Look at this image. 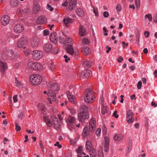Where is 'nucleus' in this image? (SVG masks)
<instances>
[{"label": "nucleus", "mask_w": 157, "mask_h": 157, "mask_svg": "<svg viewBox=\"0 0 157 157\" xmlns=\"http://www.w3.org/2000/svg\"><path fill=\"white\" fill-rule=\"evenodd\" d=\"M95 120L94 118H92L89 122V128L85 127L82 132V135L84 137H86L94 131L96 128Z\"/></svg>", "instance_id": "1"}, {"label": "nucleus", "mask_w": 157, "mask_h": 157, "mask_svg": "<svg viewBox=\"0 0 157 157\" xmlns=\"http://www.w3.org/2000/svg\"><path fill=\"white\" fill-rule=\"evenodd\" d=\"M59 87L58 83H54L51 86V89L48 90V95L51 96L53 101H56V94L59 91Z\"/></svg>", "instance_id": "2"}, {"label": "nucleus", "mask_w": 157, "mask_h": 157, "mask_svg": "<svg viewBox=\"0 0 157 157\" xmlns=\"http://www.w3.org/2000/svg\"><path fill=\"white\" fill-rule=\"evenodd\" d=\"M84 94L85 95L84 97L85 101L86 103H92L95 98L94 91L91 89H87L84 92Z\"/></svg>", "instance_id": "3"}, {"label": "nucleus", "mask_w": 157, "mask_h": 157, "mask_svg": "<svg viewBox=\"0 0 157 157\" xmlns=\"http://www.w3.org/2000/svg\"><path fill=\"white\" fill-rule=\"evenodd\" d=\"M72 41V39L71 38H67L65 39V41L67 43H70L71 44H72L71 42ZM66 50L67 52L70 54L71 55L74 56H77L78 55V52H75L73 51V48L71 44H68L66 47Z\"/></svg>", "instance_id": "4"}, {"label": "nucleus", "mask_w": 157, "mask_h": 157, "mask_svg": "<svg viewBox=\"0 0 157 157\" xmlns=\"http://www.w3.org/2000/svg\"><path fill=\"white\" fill-rule=\"evenodd\" d=\"M42 80V77L39 75H32L30 77V82L33 85L39 84Z\"/></svg>", "instance_id": "5"}, {"label": "nucleus", "mask_w": 157, "mask_h": 157, "mask_svg": "<svg viewBox=\"0 0 157 157\" xmlns=\"http://www.w3.org/2000/svg\"><path fill=\"white\" fill-rule=\"evenodd\" d=\"M89 117V113L82 112L78 113V118L79 121L82 123H83L86 119H88Z\"/></svg>", "instance_id": "6"}, {"label": "nucleus", "mask_w": 157, "mask_h": 157, "mask_svg": "<svg viewBox=\"0 0 157 157\" xmlns=\"http://www.w3.org/2000/svg\"><path fill=\"white\" fill-rule=\"evenodd\" d=\"M28 41L26 37H23L21 38L17 43V46L19 48H23L25 49L26 48V45L27 44Z\"/></svg>", "instance_id": "7"}, {"label": "nucleus", "mask_w": 157, "mask_h": 157, "mask_svg": "<svg viewBox=\"0 0 157 157\" xmlns=\"http://www.w3.org/2000/svg\"><path fill=\"white\" fill-rule=\"evenodd\" d=\"M28 65L29 68L35 71L39 70L42 68L41 64L38 63L29 62L28 63Z\"/></svg>", "instance_id": "8"}, {"label": "nucleus", "mask_w": 157, "mask_h": 157, "mask_svg": "<svg viewBox=\"0 0 157 157\" xmlns=\"http://www.w3.org/2000/svg\"><path fill=\"white\" fill-rule=\"evenodd\" d=\"M43 49L47 53L52 52L55 54H57L59 52L58 49L57 50V51L56 52L54 51H53V48L52 45L49 43L45 44L43 46Z\"/></svg>", "instance_id": "9"}, {"label": "nucleus", "mask_w": 157, "mask_h": 157, "mask_svg": "<svg viewBox=\"0 0 157 157\" xmlns=\"http://www.w3.org/2000/svg\"><path fill=\"white\" fill-rule=\"evenodd\" d=\"M32 53L33 58L36 60H39L42 57L43 53L40 51L36 50L33 51Z\"/></svg>", "instance_id": "10"}, {"label": "nucleus", "mask_w": 157, "mask_h": 157, "mask_svg": "<svg viewBox=\"0 0 157 157\" xmlns=\"http://www.w3.org/2000/svg\"><path fill=\"white\" fill-rule=\"evenodd\" d=\"M134 113L132 111L129 110L127 112L126 119L127 122L129 123H132L134 121V118L133 117Z\"/></svg>", "instance_id": "11"}, {"label": "nucleus", "mask_w": 157, "mask_h": 157, "mask_svg": "<svg viewBox=\"0 0 157 157\" xmlns=\"http://www.w3.org/2000/svg\"><path fill=\"white\" fill-rule=\"evenodd\" d=\"M76 0H67L68 2L69 10H71L75 8V6L77 5Z\"/></svg>", "instance_id": "12"}, {"label": "nucleus", "mask_w": 157, "mask_h": 157, "mask_svg": "<svg viewBox=\"0 0 157 157\" xmlns=\"http://www.w3.org/2000/svg\"><path fill=\"white\" fill-rule=\"evenodd\" d=\"M14 30L16 32L18 33L21 32L24 30L23 25L21 24L16 25L14 27Z\"/></svg>", "instance_id": "13"}, {"label": "nucleus", "mask_w": 157, "mask_h": 157, "mask_svg": "<svg viewBox=\"0 0 157 157\" xmlns=\"http://www.w3.org/2000/svg\"><path fill=\"white\" fill-rule=\"evenodd\" d=\"M10 21V17L7 15H4L1 19V22L2 24L4 26L8 24Z\"/></svg>", "instance_id": "14"}, {"label": "nucleus", "mask_w": 157, "mask_h": 157, "mask_svg": "<svg viewBox=\"0 0 157 157\" xmlns=\"http://www.w3.org/2000/svg\"><path fill=\"white\" fill-rule=\"evenodd\" d=\"M40 10L39 4L36 2L34 1L33 3V12L35 14L38 13Z\"/></svg>", "instance_id": "15"}, {"label": "nucleus", "mask_w": 157, "mask_h": 157, "mask_svg": "<svg viewBox=\"0 0 157 157\" xmlns=\"http://www.w3.org/2000/svg\"><path fill=\"white\" fill-rule=\"evenodd\" d=\"M8 68L6 63L2 61H0V70L2 72H4Z\"/></svg>", "instance_id": "16"}, {"label": "nucleus", "mask_w": 157, "mask_h": 157, "mask_svg": "<svg viewBox=\"0 0 157 157\" xmlns=\"http://www.w3.org/2000/svg\"><path fill=\"white\" fill-rule=\"evenodd\" d=\"M105 142L104 144V146L105 147L104 151L107 152L109 150V138L105 137L104 138Z\"/></svg>", "instance_id": "17"}, {"label": "nucleus", "mask_w": 157, "mask_h": 157, "mask_svg": "<svg viewBox=\"0 0 157 157\" xmlns=\"http://www.w3.org/2000/svg\"><path fill=\"white\" fill-rule=\"evenodd\" d=\"M40 42V39L37 37L34 38L31 41V45L33 47L38 46Z\"/></svg>", "instance_id": "18"}, {"label": "nucleus", "mask_w": 157, "mask_h": 157, "mask_svg": "<svg viewBox=\"0 0 157 157\" xmlns=\"http://www.w3.org/2000/svg\"><path fill=\"white\" fill-rule=\"evenodd\" d=\"M67 97L69 101L72 104L75 103V99L73 98V95L72 94L71 92L68 91L67 93Z\"/></svg>", "instance_id": "19"}, {"label": "nucleus", "mask_w": 157, "mask_h": 157, "mask_svg": "<svg viewBox=\"0 0 157 157\" xmlns=\"http://www.w3.org/2000/svg\"><path fill=\"white\" fill-rule=\"evenodd\" d=\"M50 39L52 42L56 43L58 41V37L56 36V33H51L50 36Z\"/></svg>", "instance_id": "20"}, {"label": "nucleus", "mask_w": 157, "mask_h": 157, "mask_svg": "<svg viewBox=\"0 0 157 157\" xmlns=\"http://www.w3.org/2000/svg\"><path fill=\"white\" fill-rule=\"evenodd\" d=\"M81 52L83 53L85 56H86L90 53V49L87 47H83L82 48Z\"/></svg>", "instance_id": "21"}, {"label": "nucleus", "mask_w": 157, "mask_h": 157, "mask_svg": "<svg viewBox=\"0 0 157 157\" xmlns=\"http://www.w3.org/2000/svg\"><path fill=\"white\" fill-rule=\"evenodd\" d=\"M90 71L86 69L83 71L81 72V76L84 78H87L90 75Z\"/></svg>", "instance_id": "22"}, {"label": "nucleus", "mask_w": 157, "mask_h": 157, "mask_svg": "<svg viewBox=\"0 0 157 157\" xmlns=\"http://www.w3.org/2000/svg\"><path fill=\"white\" fill-rule=\"evenodd\" d=\"M46 22V19L44 16H41L38 18L36 21L37 24H43Z\"/></svg>", "instance_id": "23"}, {"label": "nucleus", "mask_w": 157, "mask_h": 157, "mask_svg": "<svg viewBox=\"0 0 157 157\" xmlns=\"http://www.w3.org/2000/svg\"><path fill=\"white\" fill-rule=\"evenodd\" d=\"M86 34L85 29L84 27L80 25L79 29V34L81 36L85 35Z\"/></svg>", "instance_id": "24"}, {"label": "nucleus", "mask_w": 157, "mask_h": 157, "mask_svg": "<svg viewBox=\"0 0 157 157\" xmlns=\"http://www.w3.org/2000/svg\"><path fill=\"white\" fill-rule=\"evenodd\" d=\"M66 122L67 124H73L75 123V117L70 116L66 120Z\"/></svg>", "instance_id": "25"}, {"label": "nucleus", "mask_w": 157, "mask_h": 157, "mask_svg": "<svg viewBox=\"0 0 157 157\" xmlns=\"http://www.w3.org/2000/svg\"><path fill=\"white\" fill-rule=\"evenodd\" d=\"M123 135L121 134L115 135L113 137V139L115 141H120L123 139Z\"/></svg>", "instance_id": "26"}, {"label": "nucleus", "mask_w": 157, "mask_h": 157, "mask_svg": "<svg viewBox=\"0 0 157 157\" xmlns=\"http://www.w3.org/2000/svg\"><path fill=\"white\" fill-rule=\"evenodd\" d=\"M104 102L102 101L101 102V113L102 114L104 115L107 112V109L106 106H105L103 105Z\"/></svg>", "instance_id": "27"}, {"label": "nucleus", "mask_w": 157, "mask_h": 157, "mask_svg": "<svg viewBox=\"0 0 157 157\" xmlns=\"http://www.w3.org/2000/svg\"><path fill=\"white\" fill-rule=\"evenodd\" d=\"M83 65L85 68L90 67L91 66V63L90 61L86 60L83 64Z\"/></svg>", "instance_id": "28"}, {"label": "nucleus", "mask_w": 157, "mask_h": 157, "mask_svg": "<svg viewBox=\"0 0 157 157\" xmlns=\"http://www.w3.org/2000/svg\"><path fill=\"white\" fill-rule=\"evenodd\" d=\"M72 19L70 18H67L64 19L63 20V22L66 26H68V24L72 22Z\"/></svg>", "instance_id": "29"}, {"label": "nucleus", "mask_w": 157, "mask_h": 157, "mask_svg": "<svg viewBox=\"0 0 157 157\" xmlns=\"http://www.w3.org/2000/svg\"><path fill=\"white\" fill-rule=\"evenodd\" d=\"M77 14L80 16L83 17L84 15L83 11L80 8H78L76 10Z\"/></svg>", "instance_id": "30"}, {"label": "nucleus", "mask_w": 157, "mask_h": 157, "mask_svg": "<svg viewBox=\"0 0 157 157\" xmlns=\"http://www.w3.org/2000/svg\"><path fill=\"white\" fill-rule=\"evenodd\" d=\"M44 119L48 127H51L52 126V124L50 120L46 117H44Z\"/></svg>", "instance_id": "31"}, {"label": "nucleus", "mask_w": 157, "mask_h": 157, "mask_svg": "<svg viewBox=\"0 0 157 157\" xmlns=\"http://www.w3.org/2000/svg\"><path fill=\"white\" fill-rule=\"evenodd\" d=\"M30 9L29 8H25V9L21 8L20 11L21 13H23L27 14L30 12Z\"/></svg>", "instance_id": "32"}, {"label": "nucleus", "mask_w": 157, "mask_h": 157, "mask_svg": "<svg viewBox=\"0 0 157 157\" xmlns=\"http://www.w3.org/2000/svg\"><path fill=\"white\" fill-rule=\"evenodd\" d=\"M92 144L91 143L90 141L88 140L86 141V146L87 150H89L92 147Z\"/></svg>", "instance_id": "33"}, {"label": "nucleus", "mask_w": 157, "mask_h": 157, "mask_svg": "<svg viewBox=\"0 0 157 157\" xmlns=\"http://www.w3.org/2000/svg\"><path fill=\"white\" fill-rule=\"evenodd\" d=\"M18 2L17 0H11L10 4L12 6H17L18 4Z\"/></svg>", "instance_id": "34"}, {"label": "nucleus", "mask_w": 157, "mask_h": 157, "mask_svg": "<svg viewBox=\"0 0 157 157\" xmlns=\"http://www.w3.org/2000/svg\"><path fill=\"white\" fill-rule=\"evenodd\" d=\"M82 112H87L88 113V107L85 105H82Z\"/></svg>", "instance_id": "35"}, {"label": "nucleus", "mask_w": 157, "mask_h": 157, "mask_svg": "<svg viewBox=\"0 0 157 157\" xmlns=\"http://www.w3.org/2000/svg\"><path fill=\"white\" fill-rule=\"evenodd\" d=\"M82 148L83 147L82 146H80L76 149V151L78 155H79V154H82Z\"/></svg>", "instance_id": "36"}, {"label": "nucleus", "mask_w": 157, "mask_h": 157, "mask_svg": "<svg viewBox=\"0 0 157 157\" xmlns=\"http://www.w3.org/2000/svg\"><path fill=\"white\" fill-rule=\"evenodd\" d=\"M144 18L145 19L148 18L149 21H151L152 20V17L151 14H148L145 16Z\"/></svg>", "instance_id": "37"}, {"label": "nucleus", "mask_w": 157, "mask_h": 157, "mask_svg": "<svg viewBox=\"0 0 157 157\" xmlns=\"http://www.w3.org/2000/svg\"><path fill=\"white\" fill-rule=\"evenodd\" d=\"M15 130L17 132L20 131L21 130V127L17 123H15Z\"/></svg>", "instance_id": "38"}, {"label": "nucleus", "mask_w": 157, "mask_h": 157, "mask_svg": "<svg viewBox=\"0 0 157 157\" xmlns=\"http://www.w3.org/2000/svg\"><path fill=\"white\" fill-rule=\"evenodd\" d=\"M140 34L139 33L136 36V43L137 45H139Z\"/></svg>", "instance_id": "39"}, {"label": "nucleus", "mask_w": 157, "mask_h": 157, "mask_svg": "<svg viewBox=\"0 0 157 157\" xmlns=\"http://www.w3.org/2000/svg\"><path fill=\"white\" fill-rule=\"evenodd\" d=\"M82 41L83 44H87L89 43L88 40L86 38H85L82 40Z\"/></svg>", "instance_id": "40"}, {"label": "nucleus", "mask_w": 157, "mask_h": 157, "mask_svg": "<svg viewBox=\"0 0 157 157\" xmlns=\"http://www.w3.org/2000/svg\"><path fill=\"white\" fill-rule=\"evenodd\" d=\"M53 120V122L54 125H57L58 123L57 121H58V119L57 118L55 117H53V118H52Z\"/></svg>", "instance_id": "41"}, {"label": "nucleus", "mask_w": 157, "mask_h": 157, "mask_svg": "<svg viewBox=\"0 0 157 157\" xmlns=\"http://www.w3.org/2000/svg\"><path fill=\"white\" fill-rule=\"evenodd\" d=\"M103 32H105V33L104 34V35L105 36H107L108 35V30L105 27H104L103 28Z\"/></svg>", "instance_id": "42"}, {"label": "nucleus", "mask_w": 157, "mask_h": 157, "mask_svg": "<svg viewBox=\"0 0 157 157\" xmlns=\"http://www.w3.org/2000/svg\"><path fill=\"white\" fill-rule=\"evenodd\" d=\"M68 128L71 130L72 131L74 128V125L73 124H68Z\"/></svg>", "instance_id": "43"}, {"label": "nucleus", "mask_w": 157, "mask_h": 157, "mask_svg": "<svg viewBox=\"0 0 157 157\" xmlns=\"http://www.w3.org/2000/svg\"><path fill=\"white\" fill-rule=\"evenodd\" d=\"M89 150L90 153L97 154L95 152V150L94 148L92 147Z\"/></svg>", "instance_id": "44"}, {"label": "nucleus", "mask_w": 157, "mask_h": 157, "mask_svg": "<svg viewBox=\"0 0 157 157\" xmlns=\"http://www.w3.org/2000/svg\"><path fill=\"white\" fill-rule=\"evenodd\" d=\"M121 9V6L120 4H117V6L116 9L117 11H120Z\"/></svg>", "instance_id": "45"}, {"label": "nucleus", "mask_w": 157, "mask_h": 157, "mask_svg": "<svg viewBox=\"0 0 157 157\" xmlns=\"http://www.w3.org/2000/svg\"><path fill=\"white\" fill-rule=\"evenodd\" d=\"M142 84V83L141 81H139L138 82L137 85V87L138 89H140L141 88Z\"/></svg>", "instance_id": "46"}, {"label": "nucleus", "mask_w": 157, "mask_h": 157, "mask_svg": "<svg viewBox=\"0 0 157 157\" xmlns=\"http://www.w3.org/2000/svg\"><path fill=\"white\" fill-rule=\"evenodd\" d=\"M47 8L50 11H52L53 10V8L51 6L49 5V4H47Z\"/></svg>", "instance_id": "47"}, {"label": "nucleus", "mask_w": 157, "mask_h": 157, "mask_svg": "<svg viewBox=\"0 0 157 157\" xmlns=\"http://www.w3.org/2000/svg\"><path fill=\"white\" fill-rule=\"evenodd\" d=\"M17 95H15L13 97V101L14 102L16 103L17 102L18 99L17 98Z\"/></svg>", "instance_id": "48"}, {"label": "nucleus", "mask_w": 157, "mask_h": 157, "mask_svg": "<svg viewBox=\"0 0 157 157\" xmlns=\"http://www.w3.org/2000/svg\"><path fill=\"white\" fill-rule=\"evenodd\" d=\"M117 111L116 110L115 111L113 114V116L115 117L116 118H117L118 117V115L117 114Z\"/></svg>", "instance_id": "49"}, {"label": "nucleus", "mask_w": 157, "mask_h": 157, "mask_svg": "<svg viewBox=\"0 0 157 157\" xmlns=\"http://www.w3.org/2000/svg\"><path fill=\"white\" fill-rule=\"evenodd\" d=\"M43 34L44 35L46 36L49 34V32L48 30L45 29L44 31Z\"/></svg>", "instance_id": "50"}, {"label": "nucleus", "mask_w": 157, "mask_h": 157, "mask_svg": "<svg viewBox=\"0 0 157 157\" xmlns=\"http://www.w3.org/2000/svg\"><path fill=\"white\" fill-rule=\"evenodd\" d=\"M136 4V6L138 8L140 6V2L139 0H135Z\"/></svg>", "instance_id": "51"}, {"label": "nucleus", "mask_w": 157, "mask_h": 157, "mask_svg": "<svg viewBox=\"0 0 157 157\" xmlns=\"http://www.w3.org/2000/svg\"><path fill=\"white\" fill-rule=\"evenodd\" d=\"M109 15V13L107 11H105L103 13V16L105 17H107Z\"/></svg>", "instance_id": "52"}, {"label": "nucleus", "mask_w": 157, "mask_h": 157, "mask_svg": "<svg viewBox=\"0 0 157 157\" xmlns=\"http://www.w3.org/2000/svg\"><path fill=\"white\" fill-rule=\"evenodd\" d=\"M54 146H57L59 148H60L62 147V146L59 144V142L57 141L56 143L55 144Z\"/></svg>", "instance_id": "53"}, {"label": "nucleus", "mask_w": 157, "mask_h": 157, "mask_svg": "<svg viewBox=\"0 0 157 157\" xmlns=\"http://www.w3.org/2000/svg\"><path fill=\"white\" fill-rule=\"evenodd\" d=\"M123 59V58L121 56H119L118 58L117 59V61L119 63H121Z\"/></svg>", "instance_id": "54"}, {"label": "nucleus", "mask_w": 157, "mask_h": 157, "mask_svg": "<svg viewBox=\"0 0 157 157\" xmlns=\"http://www.w3.org/2000/svg\"><path fill=\"white\" fill-rule=\"evenodd\" d=\"M64 58L66 59H65V61L66 62H68V60H70V59L69 58H68V57L67 55H64Z\"/></svg>", "instance_id": "55"}, {"label": "nucleus", "mask_w": 157, "mask_h": 157, "mask_svg": "<svg viewBox=\"0 0 157 157\" xmlns=\"http://www.w3.org/2000/svg\"><path fill=\"white\" fill-rule=\"evenodd\" d=\"M23 117V113L22 112L20 113L18 115V117L20 119H22Z\"/></svg>", "instance_id": "56"}, {"label": "nucleus", "mask_w": 157, "mask_h": 157, "mask_svg": "<svg viewBox=\"0 0 157 157\" xmlns=\"http://www.w3.org/2000/svg\"><path fill=\"white\" fill-rule=\"evenodd\" d=\"M147 34V35L145 36L146 37H149L150 33L149 31H145L144 32V35H146Z\"/></svg>", "instance_id": "57"}, {"label": "nucleus", "mask_w": 157, "mask_h": 157, "mask_svg": "<svg viewBox=\"0 0 157 157\" xmlns=\"http://www.w3.org/2000/svg\"><path fill=\"white\" fill-rule=\"evenodd\" d=\"M63 40L64 39L61 37H59L58 38V40L59 42H63Z\"/></svg>", "instance_id": "58"}, {"label": "nucleus", "mask_w": 157, "mask_h": 157, "mask_svg": "<svg viewBox=\"0 0 157 157\" xmlns=\"http://www.w3.org/2000/svg\"><path fill=\"white\" fill-rule=\"evenodd\" d=\"M24 53L26 56H29V54L30 53L29 51L27 50L24 51Z\"/></svg>", "instance_id": "59"}, {"label": "nucleus", "mask_w": 157, "mask_h": 157, "mask_svg": "<svg viewBox=\"0 0 157 157\" xmlns=\"http://www.w3.org/2000/svg\"><path fill=\"white\" fill-rule=\"evenodd\" d=\"M18 56V54H15V55H14V56H13V55L11 56V59H17V57Z\"/></svg>", "instance_id": "60"}, {"label": "nucleus", "mask_w": 157, "mask_h": 157, "mask_svg": "<svg viewBox=\"0 0 157 157\" xmlns=\"http://www.w3.org/2000/svg\"><path fill=\"white\" fill-rule=\"evenodd\" d=\"M101 131V129L100 128H98L97 130L96 131V133L97 135H98L100 134Z\"/></svg>", "instance_id": "61"}, {"label": "nucleus", "mask_w": 157, "mask_h": 157, "mask_svg": "<svg viewBox=\"0 0 157 157\" xmlns=\"http://www.w3.org/2000/svg\"><path fill=\"white\" fill-rule=\"evenodd\" d=\"M98 157H104V154L102 152H99L98 154Z\"/></svg>", "instance_id": "62"}, {"label": "nucleus", "mask_w": 157, "mask_h": 157, "mask_svg": "<svg viewBox=\"0 0 157 157\" xmlns=\"http://www.w3.org/2000/svg\"><path fill=\"white\" fill-rule=\"evenodd\" d=\"M67 5H68V2H67V0L62 4V6L64 7H66Z\"/></svg>", "instance_id": "63"}, {"label": "nucleus", "mask_w": 157, "mask_h": 157, "mask_svg": "<svg viewBox=\"0 0 157 157\" xmlns=\"http://www.w3.org/2000/svg\"><path fill=\"white\" fill-rule=\"evenodd\" d=\"M154 21V22L156 23H157V15H155L154 17L153 18Z\"/></svg>", "instance_id": "64"}]
</instances>
